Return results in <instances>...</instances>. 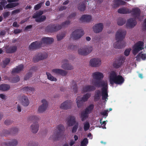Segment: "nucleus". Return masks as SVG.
<instances>
[{
  "mask_svg": "<svg viewBox=\"0 0 146 146\" xmlns=\"http://www.w3.org/2000/svg\"><path fill=\"white\" fill-rule=\"evenodd\" d=\"M126 31L121 29H119L115 34V39L117 41L114 44V47L116 48L121 49L125 47V42L123 41L125 38Z\"/></svg>",
  "mask_w": 146,
  "mask_h": 146,
  "instance_id": "f257e3e1",
  "label": "nucleus"
},
{
  "mask_svg": "<svg viewBox=\"0 0 146 146\" xmlns=\"http://www.w3.org/2000/svg\"><path fill=\"white\" fill-rule=\"evenodd\" d=\"M93 78L91 80L92 84L96 87H100L107 84V82L104 80L101 81L104 77L103 74L100 72H96L92 74Z\"/></svg>",
  "mask_w": 146,
  "mask_h": 146,
  "instance_id": "f03ea898",
  "label": "nucleus"
},
{
  "mask_svg": "<svg viewBox=\"0 0 146 146\" xmlns=\"http://www.w3.org/2000/svg\"><path fill=\"white\" fill-rule=\"evenodd\" d=\"M70 22L66 21L62 24L61 25H50L46 28V31L48 33H53L56 31L61 29L62 27H65L69 25Z\"/></svg>",
  "mask_w": 146,
  "mask_h": 146,
  "instance_id": "7ed1b4c3",
  "label": "nucleus"
},
{
  "mask_svg": "<svg viewBox=\"0 0 146 146\" xmlns=\"http://www.w3.org/2000/svg\"><path fill=\"white\" fill-rule=\"evenodd\" d=\"M109 78L110 83L111 84H113L114 83L117 84H121L124 80L122 76H117L114 71H112L111 72Z\"/></svg>",
  "mask_w": 146,
  "mask_h": 146,
  "instance_id": "20e7f679",
  "label": "nucleus"
},
{
  "mask_svg": "<svg viewBox=\"0 0 146 146\" xmlns=\"http://www.w3.org/2000/svg\"><path fill=\"white\" fill-rule=\"evenodd\" d=\"M65 131L64 126L62 124L58 125L54 130L52 138L54 140H58L63 135Z\"/></svg>",
  "mask_w": 146,
  "mask_h": 146,
  "instance_id": "39448f33",
  "label": "nucleus"
},
{
  "mask_svg": "<svg viewBox=\"0 0 146 146\" xmlns=\"http://www.w3.org/2000/svg\"><path fill=\"white\" fill-rule=\"evenodd\" d=\"M29 119L33 121H35L31 126L32 132L35 133H36L39 129V124L38 122H36L39 119L38 116H32L30 117Z\"/></svg>",
  "mask_w": 146,
  "mask_h": 146,
  "instance_id": "423d86ee",
  "label": "nucleus"
},
{
  "mask_svg": "<svg viewBox=\"0 0 146 146\" xmlns=\"http://www.w3.org/2000/svg\"><path fill=\"white\" fill-rule=\"evenodd\" d=\"M84 34V32L82 29H77L72 33L71 37L73 39L76 40L80 38Z\"/></svg>",
  "mask_w": 146,
  "mask_h": 146,
  "instance_id": "0eeeda50",
  "label": "nucleus"
},
{
  "mask_svg": "<svg viewBox=\"0 0 146 146\" xmlns=\"http://www.w3.org/2000/svg\"><path fill=\"white\" fill-rule=\"evenodd\" d=\"M48 56L47 54L45 52H38L33 58V60L35 62L46 59Z\"/></svg>",
  "mask_w": 146,
  "mask_h": 146,
  "instance_id": "6e6552de",
  "label": "nucleus"
},
{
  "mask_svg": "<svg viewBox=\"0 0 146 146\" xmlns=\"http://www.w3.org/2000/svg\"><path fill=\"white\" fill-rule=\"evenodd\" d=\"M144 43L142 41H140L135 44L133 49V53L134 55H136L140 51L143 49Z\"/></svg>",
  "mask_w": 146,
  "mask_h": 146,
  "instance_id": "1a4fd4ad",
  "label": "nucleus"
},
{
  "mask_svg": "<svg viewBox=\"0 0 146 146\" xmlns=\"http://www.w3.org/2000/svg\"><path fill=\"white\" fill-rule=\"evenodd\" d=\"M108 84L104 85L103 86H101L100 87H102V88L101 94L102 96V100L107 101L106 100L108 99Z\"/></svg>",
  "mask_w": 146,
  "mask_h": 146,
  "instance_id": "9d476101",
  "label": "nucleus"
},
{
  "mask_svg": "<svg viewBox=\"0 0 146 146\" xmlns=\"http://www.w3.org/2000/svg\"><path fill=\"white\" fill-rule=\"evenodd\" d=\"M42 45L41 41H36L31 43L29 48L30 50H35L41 47Z\"/></svg>",
  "mask_w": 146,
  "mask_h": 146,
  "instance_id": "9b49d317",
  "label": "nucleus"
},
{
  "mask_svg": "<svg viewBox=\"0 0 146 146\" xmlns=\"http://www.w3.org/2000/svg\"><path fill=\"white\" fill-rule=\"evenodd\" d=\"M90 66L92 67H97L100 65L101 61L100 58H94L90 60Z\"/></svg>",
  "mask_w": 146,
  "mask_h": 146,
  "instance_id": "f8f14e48",
  "label": "nucleus"
},
{
  "mask_svg": "<svg viewBox=\"0 0 146 146\" xmlns=\"http://www.w3.org/2000/svg\"><path fill=\"white\" fill-rule=\"evenodd\" d=\"M125 58L124 57H120L116 60L113 64V67L115 68H119L123 63Z\"/></svg>",
  "mask_w": 146,
  "mask_h": 146,
  "instance_id": "ddd939ff",
  "label": "nucleus"
},
{
  "mask_svg": "<svg viewBox=\"0 0 146 146\" xmlns=\"http://www.w3.org/2000/svg\"><path fill=\"white\" fill-rule=\"evenodd\" d=\"M72 103L71 100H67L61 104L60 108L64 110L69 109L71 108Z\"/></svg>",
  "mask_w": 146,
  "mask_h": 146,
  "instance_id": "4468645a",
  "label": "nucleus"
},
{
  "mask_svg": "<svg viewBox=\"0 0 146 146\" xmlns=\"http://www.w3.org/2000/svg\"><path fill=\"white\" fill-rule=\"evenodd\" d=\"M92 47H89L85 48H80L78 50V53L81 55H86L90 53L92 50Z\"/></svg>",
  "mask_w": 146,
  "mask_h": 146,
  "instance_id": "2eb2a0df",
  "label": "nucleus"
},
{
  "mask_svg": "<svg viewBox=\"0 0 146 146\" xmlns=\"http://www.w3.org/2000/svg\"><path fill=\"white\" fill-rule=\"evenodd\" d=\"M42 104L38 108V111L40 113H42L45 111L48 105L47 101L45 99H43L42 100Z\"/></svg>",
  "mask_w": 146,
  "mask_h": 146,
  "instance_id": "dca6fc26",
  "label": "nucleus"
},
{
  "mask_svg": "<svg viewBox=\"0 0 146 146\" xmlns=\"http://www.w3.org/2000/svg\"><path fill=\"white\" fill-rule=\"evenodd\" d=\"M94 85H86L83 87L82 91L84 92H89L94 91L96 89Z\"/></svg>",
  "mask_w": 146,
  "mask_h": 146,
  "instance_id": "f3484780",
  "label": "nucleus"
},
{
  "mask_svg": "<svg viewBox=\"0 0 146 146\" xmlns=\"http://www.w3.org/2000/svg\"><path fill=\"white\" fill-rule=\"evenodd\" d=\"M137 23L135 19L130 18L127 20L126 25L127 27L130 28H133L136 25Z\"/></svg>",
  "mask_w": 146,
  "mask_h": 146,
  "instance_id": "a211bd4d",
  "label": "nucleus"
},
{
  "mask_svg": "<svg viewBox=\"0 0 146 146\" xmlns=\"http://www.w3.org/2000/svg\"><path fill=\"white\" fill-rule=\"evenodd\" d=\"M141 11L139 9L135 8L132 10L131 14L132 16L135 19L138 18L140 15Z\"/></svg>",
  "mask_w": 146,
  "mask_h": 146,
  "instance_id": "6ab92c4d",
  "label": "nucleus"
},
{
  "mask_svg": "<svg viewBox=\"0 0 146 146\" xmlns=\"http://www.w3.org/2000/svg\"><path fill=\"white\" fill-rule=\"evenodd\" d=\"M68 60L67 59L64 60L62 61L63 64L62 65V67L65 70H71L73 69V66L70 64L68 63Z\"/></svg>",
  "mask_w": 146,
  "mask_h": 146,
  "instance_id": "aec40b11",
  "label": "nucleus"
},
{
  "mask_svg": "<svg viewBox=\"0 0 146 146\" xmlns=\"http://www.w3.org/2000/svg\"><path fill=\"white\" fill-rule=\"evenodd\" d=\"M104 27L103 23H99L96 24L93 27V30L95 33H99L101 32Z\"/></svg>",
  "mask_w": 146,
  "mask_h": 146,
  "instance_id": "412c9836",
  "label": "nucleus"
},
{
  "mask_svg": "<svg viewBox=\"0 0 146 146\" xmlns=\"http://www.w3.org/2000/svg\"><path fill=\"white\" fill-rule=\"evenodd\" d=\"M67 121L68 125L69 127L72 126L76 123V117L74 116H69L67 118Z\"/></svg>",
  "mask_w": 146,
  "mask_h": 146,
  "instance_id": "4be33fe9",
  "label": "nucleus"
},
{
  "mask_svg": "<svg viewBox=\"0 0 146 146\" xmlns=\"http://www.w3.org/2000/svg\"><path fill=\"white\" fill-rule=\"evenodd\" d=\"M19 129L17 127H13L10 129L8 130H4L3 133L5 136L9 134H14L18 132Z\"/></svg>",
  "mask_w": 146,
  "mask_h": 146,
  "instance_id": "5701e85b",
  "label": "nucleus"
},
{
  "mask_svg": "<svg viewBox=\"0 0 146 146\" xmlns=\"http://www.w3.org/2000/svg\"><path fill=\"white\" fill-rule=\"evenodd\" d=\"M52 72L57 74L63 76H65L67 73L66 71L59 69H53L52 70Z\"/></svg>",
  "mask_w": 146,
  "mask_h": 146,
  "instance_id": "b1692460",
  "label": "nucleus"
},
{
  "mask_svg": "<svg viewBox=\"0 0 146 146\" xmlns=\"http://www.w3.org/2000/svg\"><path fill=\"white\" fill-rule=\"evenodd\" d=\"M112 6L113 8H117L120 5H125L126 3L121 0H114L113 1Z\"/></svg>",
  "mask_w": 146,
  "mask_h": 146,
  "instance_id": "393cba45",
  "label": "nucleus"
},
{
  "mask_svg": "<svg viewBox=\"0 0 146 146\" xmlns=\"http://www.w3.org/2000/svg\"><path fill=\"white\" fill-rule=\"evenodd\" d=\"M92 17L88 15H83L80 19V21L82 22L89 23L91 20Z\"/></svg>",
  "mask_w": 146,
  "mask_h": 146,
  "instance_id": "a878e982",
  "label": "nucleus"
},
{
  "mask_svg": "<svg viewBox=\"0 0 146 146\" xmlns=\"http://www.w3.org/2000/svg\"><path fill=\"white\" fill-rule=\"evenodd\" d=\"M41 40L42 44L44 45L50 44L54 41V39L52 38L48 37H43Z\"/></svg>",
  "mask_w": 146,
  "mask_h": 146,
  "instance_id": "bb28decb",
  "label": "nucleus"
},
{
  "mask_svg": "<svg viewBox=\"0 0 146 146\" xmlns=\"http://www.w3.org/2000/svg\"><path fill=\"white\" fill-rule=\"evenodd\" d=\"M23 65L21 64L17 66L15 68H14L12 71V73H19L23 70Z\"/></svg>",
  "mask_w": 146,
  "mask_h": 146,
  "instance_id": "cd10ccee",
  "label": "nucleus"
},
{
  "mask_svg": "<svg viewBox=\"0 0 146 146\" xmlns=\"http://www.w3.org/2000/svg\"><path fill=\"white\" fill-rule=\"evenodd\" d=\"M101 93L100 90H98L95 91L94 96V100L95 102L99 101L101 98Z\"/></svg>",
  "mask_w": 146,
  "mask_h": 146,
  "instance_id": "c85d7f7f",
  "label": "nucleus"
},
{
  "mask_svg": "<svg viewBox=\"0 0 146 146\" xmlns=\"http://www.w3.org/2000/svg\"><path fill=\"white\" fill-rule=\"evenodd\" d=\"M17 48V47L15 46H11L7 48L6 51L7 53H13L16 51Z\"/></svg>",
  "mask_w": 146,
  "mask_h": 146,
  "instance_id": "c756f323",
  "label": "nucleus"
},
{
  "mask_svg": "<svg viewBox=\"0 0 146 146\" xmlns=\"http://www.w3.org/2000/svg\"><path fill=\"white\" fill-rule=\"evenodd\" d=\"M29 101L28 97L26 96H22L21 103L25 106H27L29 104Z\"/></svg>",
  "mask_w": 146,
  "mask_h": 146,
  "instance_id": "7c9ffc66",
  "label": "nucleus"
},
{
  "mask_svg": "<svg viewBox=\"0 0 146 146\" xmlns=\"http://www.w3.org/2000/svg\"><path fill=\"white\" fill-rule=\"evenodd\" d=\"M19 5L18 3H13L8 4L4 7V9H11Z\"/></svg>",
  "mask_w": 146,
  "mask_h": 146,
  "instance_id": "2f4dec72",
  "label": "nucleus"
},
{
  "mask_svg": "<svg viewBox=\"0 0 146 146\" xmlns=\"http://www.w3.org/2000/svg\"><path fill=\"white\" fill-rule=\"evenodd\" d=\"M17 144V141L16 139H13L11 141L5 143V145L6 146H15Z\"/></svg>",
  "mask_w": 146,
  "mask_h": 146,
  "instance_id": "473e14b6",
  "label": "nucleus"
},
{
  "mask_svg": "<svg viewBox=\"0 0 146 146\" xmlns=\"http://www.w3.org/2000/svg\"><path fill=\"white\" fill-rule=\"evenodd\" d=\"M118 13L120 14H126L129 13H130L128 9L125 7H123L119 9L117 11Z\"/></svg>",
  "mask_w": 146,
  "mask_h": 146,
  "instance_id": "72a5a7b5",
  "label": "nucleus"
},
{
  "mask_svg": "<svg viewBox=\"0 0 146 146\" xmlns=\"http://www.w3.org/2000/svg\"><path fill=\"white\" fill-rule=\"evenodd\" d=\"M76 103L78 107V108H82L84 102L82 100L80 99V97L79 96L77 97L76 98Z\"/></svg>",
  "mask_w": 146,
  "mask_h": 146,
  "instance_id": "f704fd0d",
  "label": "nucleus"
},
{
  "mask_svg": "<svg viewBox=\"0 0 146 146\" xmlns=\"http://www.w3.org/2000/svg\"><path fill=\"white\" fill-rule=\"evenodd\" d=\"M85 2H83L80 3L78 6V9L80 11H84L86 7V4Z\"/></svg>",
  "mask_w": 146,
  "mask_h": 146,
  "instance_id": "c9c22d12",
  "label": "nucleus"
},
{
  "mask_svg": "<svg viewBox=\"0 0 146 146\" xmlns=\"http://www.w3.org/2000/svg\"><path fill=\"white\" fill-rule=\"evenodd\" d=\"M10 88L9 85L7 84H2L0 85V90L3 91L8 90Z\"/></svg>",
  "mask_w": 146,
  "mask_h": 146,
  "instance_id": "e433bc0d",
  "label": "nucleus"
},
{
  "mask_svg": "<svg viewBox=\"0 0 146 146\" xmlns=\"http://www.w3.org/2000/svg\"><path fill=\"white\" fill-rule=\"evenodd\" d=\"M23 90L25 92H31L34 91L35 89L33 87L28 86L23 87L22 88Z\"/></svg>",
  "mask_w": 146,
  "mask_h": 146,
  "instance_id": "4c0bfd02",
  "label": "nucleus"
},
{
  "mask_svg": "<svg viewBox=\"0 0 146 146\" xmlns=\"http://www.w3.org/2000/svg\"><path fill=\"white\" fill-rule=\"evenodd\" d=\"M43 14V11H36L32 17L34 19H37L40 17Z\"/></svg>",
  "mask_w": 146,
  "mask_h": 146,
  "instance_id": "58836bf2",
  "label": "nucleus"
},
{
  "mask_svg": "<svg viewBox=\"0 0 146 146\" xmlns=\"http://www.w3.org/2000/svg\"><path fill=\"white\" fill-rule=\"evenodd\" d=\"M94 108V105L93 104H90L85 109L84 111L88 114L91 113Z\"/></svg>",
  "mask_w": 146,
  "mask_h": 146,
  "instance_id": "ea45409f",
  "label": "nucleus"
},
{
  "mask_svg": "<svg viewBox=\"0 0 146 146\" xmlns=\"http://www.w3.org/2000/svg\"><path fill=\"white\" fill-rule=\"evenodd\" d=\"M91 94L90 93H87L84 95L83 97L80 98V99L84 102L87 101L88 99L90 97Z\"/></svg>",
  "mask_w": 146,
  "mask_h": 146,
  "instance_id": "a19ab883",
  "label": "nucleus"
},
{
  "mask_svg": "<svg viewBox=\"0 0 146 146\" xmlns=\"http://www.w3.org/2000/svg\"><path fill=\"white\" fill-rule=\"evenodd\" d=\"M46 74L48 79L49 80L52 81H57V79L56 78L52 76L50 73L46 72Z\"/></svg>",
  "mask_w": 146,
  "mask_h": 146,
  "instance_id": "79ce46f5",
  "label": "nucleus"
},
{
  "mask_svg": "<svg viewBox=\"0 0 146 146\" xmlns=\"http://www.w3.org/2000/svg\"><path fill=\"white\" fill-rule=\"evenodd\" d=\"M46 19V17L44 15H41L38 18L36 19L35 21L37 22H41L44 21Z\"/></svg>",
  "mask_w": 146,
  "mask_h": 146,
  "instance_id": "37998d69",
  "label": "nucleus"
},
{
  "mask_svg": "<svg viewBox=\"0 0 146 146\" xmlns=\"http://www.w3.org/2000/svg\"><path fill=\"white\" fill-rule=\"evenodd\" d=\"M20 80V78L19 76H17L15 77L10 78L9 80L11 82L13 83L18 82Z\"/></svg>",
  "mask_w": 146,
  "mask_h": 146,
  "instance_id": "c03bdc74",
  "label": "nucleus"
},
{
  "mask_svg": "<svg viewBox=\"0 0 146 146\" xmlns=\"http://www.w3.org/2000/svg\"><path fill=\"white\" fill-rule=\"evenodd\" d=\"M88 116V114L85 111L82 112L81 113V120L82 121H83Z\"/></svg>",
  "mask_w": 146,
  "mask_h": 146,
  "instance_id": "a18cd8bd",
  "label": "nucleus"
},
{
  "mask_svg": "<svg viewBox=\"0 0 146 146\" xmlns=\"http://www.w3.org/2000/svg\"><path fill=\"white\" fill-rule=\"evenodd\" d=\"M10 61L9 58H6L3 61L2 66L3 68H5L6 66L9 63Z\"/></svg>",
  "mask_w": 146,
  "mask_h": 146,
  "instance_id": "49530a36",
  "label": "nucleus"
},
{
  "mask_svg": "<svg viewBox=\"0 0 146 146\" xmlns=\"http://www.w3.org/2000/svg\"><path fill=\"white\" fill-rule=\"evenodd\" d=\"M125 22V21L123 19L119 18L117 21V24L119 26L123 25Z\"/></svg>",
  "mask_w": 146,
  "mask_h": 146,
  "instance_id": "de8ad7c7",
  "label": "nucleus"
},
{
  "mask_svg": "<svg viewBox=\"0 0 146 146\" xmlns=\"http://www.w3.org/2000/svg\"><path fill=\"white\" fill-rule=\"evenodd\" d=\"M65 33H62L61 35H58L56 36L57 40L59 41L62 39L65 36Z\"/></svg>",
  "mask_w": 146,
  "mask_h": 146,
  "instance_id": "09e8293b",
  "label": "nucleus"
},
{
  "mask_svg": "<svg viewBox=\"0 0 146 146\" xmlns=\"http://www.w3.org/2000/svg\"><path fill=\"white\" fill-rule=\"evenodd\" d=\"M90 127V124L88 122H86L84 124V130L85 131L88 130Z\"/></svg>",
  "mask_w": 146,
  "mask_h": 146,
  "instance_id": "8fccbe9b",
  "label": "nucleus"
},
{
  "mask_svg": "<svg viewBox=\"0 0 146 146\" xmlns=\"http://www.w3.org/2000/svg\"><path fill=\"white\" fill-rule=\"evenodd\" d=\"M72 84L73 85V89L74 93H76L77 92L78 90V87L77 86L76 83L74 81L72 82Z\"/></svg>",
  "mask_w": 146,
  "mask_h": 146,
  "instance_id": "3c124183",
  "label": "nucleus"
},
{
  "mask_svg": "<svg viewBox=\"0 0 146 146\" xmlns=\"http://www.w3.org/2000/svg\"><path fill=\"white\" fill-rule=\"evenodd\" d=\"M88 143V140L86 138H84L81 142V146H85Z\"/></svg>",
  "mask_w": 146,
  "mask_h": 146,
  "instance_id": "603ef678",
  "label": "nucleus"
},
{
  "mask_svg": "<svg viewBox=\"0 0 146 146\" xmlns=\"http://www.w3.org/2000/svg\"><path fill=\"white\" fill-rule=\"evenodd\" d=\"M32 74V73L31 72H29L25 76L24 79L25 80H26L29 79L31 77Z\"/></svg>",
  "mask_w": 146,
  "mask_h": 146,
  "instance_id": "864d4df0",
  "label": "nucleus"
},
{
  "mask_svg": "<svg viewBox=\"0 0 146 146\" xmlns=\"http://www.w3.org/2000/svg\"><path fill=\"white\" fill-rule=\"evenodd\" d=\"M78 127V123H77L74 126L72 130V133L76 132Z\"/></svg>",
  "mask_w": 146,
  "mask_h": 146,
  "instance_id": "5fc2aeb1",
  "label": "nucleus"
},
{
  "mask_svg": "<svg viewBox=\"0 0 146 146\" xmlns=\"http://www.w3.org/2000/svg\"><path fill=\"white\" fill-rule=\"evenodd\" d=\"M22 10L21 9H15L12 11L11 12L12 15H15L16 14L20 13L21 10Z\"/></svg>",
  "mask_w": 146,
  "mask_h": 146,
  "instance_id": "6e6d98bb",
  "label": "nucleus"
},
{
  "mask_svg": "<svg viewBox=\"0 0 146 146\" xmlns=\"http://www.w3.org/2000/svg\"><path fill=\"white\" fill-rule=\"evenodd\" d=\"M42 5L41 3H39L35 5L34 7L35 10L36 11L39 9L41 7Z\"/></svg>",
  "mask_w": 146,
  "mask_h": 146,
  "instance_id": "4d7b16f0",
  "label": "nucleus"
},
{
  "mask_svg": "<svg viewBox=\"0 0 146 146\" xmlns=\"http://www.w3.org/2000/svg\"><path fill=\"white\" fill-rule=\"evenodd\" d=\"M138 56H140V57H141V58L143 60H145L146 59V54H145L139 53L138 54Z\"/></svg>",
  "mask_w": 146,
  "mask_h": 146,
  "instance_id": "13d9d810",
  "label": "nucleus"
},
{
  "mask_svg": "<svg viewBox=\"0 0 146 146\" xmlns=\"http://www.w3.org/2000/svg\"><path fill=\"white\" fill-rule=\"evenodd\" d=\"M10 14L9 11H7L4 12L3 14V16L4 18H6L8 17Z\"/></svg>",
  "mask_w": 146,
  "mask_h": 146,
  "instance_id": "bf43d9fd",
  "label": "nucleus"
},
{
  "mask_svg": "<svg viewBox=\"0 0 146 146\" xmlns=\"http://www.w3.org/2000/svg\"><path fill=\"white\" fill-rule=\"evenodd\" d=\"M100 123L102 125V127L103 129H106L105 125L106 124L105 121H104L103 122H102V119H101L100 120Z\"/></svg>",
  "mask_w": 146,
  "mask_h": 146,
  "instance_id": "052dcab7",
  "label": "nucleus"
},
{
  "mask_svg": "<svg viewBox=\"0 0 146 146\" xmlns=\"http://www.w3.org/2000/svg\"><path fill=\"white\" fill-rule=\"evenodd\" d=\"M38 143H34L33 141H31L29 144L28 146H38Z\"/></svg>",
  "mask_w": 146,
  "mask_h": 146,
  "instance_id": "680f3d73",
  "label": "nucleus"
},
{
  "mask_svg": "<svg viewBox=\"0 0 146 146\" xmlns=\"http://www.w3.org/2000/svg\"><path fill=\"white\" fill-rule=\"evenodd\" d=\"M12 123V121H11L9 119L6 120L4 122V123L6 125H9L11 124Z\"/></svg>",
  "mask_w": 146,
  "mask_h": 146,
  "instance_id": "e2e57ef3",
  "label": "nucleus"
},
{
  "mask_svg": "<svg viewBox=\"0 0 146 146\" xmlns=\"http://www.w3.org/2000/svg\"><path fill=\"white\" fill-rule=\"evenodd\" d=\"M76 15V13H74L71 15H70L68 17V19H71L73 18H74L75 17Z\"/></svg>",
  "mask_w": 146,
  "mask_h": 146,
  "instance_id": "0e129e2a",
  "label": "nucleus"
},
{
  "mask_svg": "<svg viewBox=\"0 0 146 146\" xmlns=\"http://www.w3.org/2000/svg\"><path fill=\"white\" fill-rule=\"evenodd\" d=\"M143 30L144 31H146V19L144 21L142 25Z\"/></svg>",
  "mask_w": 146,
  "mask_h": 146,
  "instance_id": "69168bd1",
  "label": "nucleus"
},
{
  "mask_svg": "<svg viewBox=\"0 0 146 146\" xmlns=\"http://www.w3.org/2000/svg\"><path fill=\"white\" fill-rule=\"evenodd\" d=\"M130 49H126L124 52V55L126 56H128L129 54Z\"/></svg>",
  "mask_w": 146,
  "mask_h": 146,
  "instance_id": "338daca9",
  "label": "nucleus"
},
{
  "mask_svg": "<svg viewBox=\"0 0 146 146\" xmlns=\"http://www.w3.org/2000/svg\"><path fill=\"white\" fill-rule=\"evenodd\" d=\"M22 30L20 29H15L14 30L13 33L15 34H17L21 33V32Z\"/></svg>",
  "mask_w": 146,
  "mask_h": 146,
  "instance_id": "774afa93",
  "label": "nucleus"
}]
</instances>
